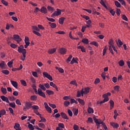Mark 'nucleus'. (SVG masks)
I'll return each mask as SVG.
<instances>
[{"label":"nucleus","instance_id":"obj_1","mask_svg":"<svg viewBox=\"0 0 130 130\" xmlns=\"http://www.w3.org/2000/svg\"><path fill=\"white\" fill-rule=\"evenodd\" d=\"M39 88L44 91H46V89H49L50 88V86L49 85V83H45L44 84H39Z\"/></svg>","mask_w":130,"mask_h":130},{"label":"nucleus","instance_id":"obj_2","mask_svg":"<svg viewBox=\"0 0 130 130\" xmlns=\"http://www.w3.org/2000/svg\"><path fill=\"white\" fill-rule=\"evenodd\" d=\"M61 14V10L57 8L56 11H55L53 14H52L51 17L53 18L54 17H56V16H59Z\"/></svg>","mask_w":130,"mask_h":130},{"label":"nucleus","instance_id":"obj_3","mask_svg":"<svg viewBox=\"0 0 130 130\" xmlns=\"http://www.w3.org/2000/svg\"><path fill=\"white\" fill-rule=\"evenodd\" d=\"M17 50L18 52H19V53H27L26 49H24V46L23 45H20V46H19Z\"/></svg>","mask_w":130,"mask_h":130},{"label":"nucleus","instance_id":"obj_4","mask_svg":"<svg viewBox=\"0 0 130 130\" xmlns=\"http://www.w3.org/2000/svg\"><path fill=\"white\" fill-rule=\"evenodd\" d=\"M15 41H17V43H20L22 41V39L20 38V36L18 35H13V38H11Z\"/></svg>","mask_w":130,"mask_h":130},{"label":"nucleus","instance_id":"obj_5","mask_svg":"<svg viewBox=\"0 0 130 130\" xmlns=\"http://www.w3.org/2000/svg\"><path fill=\"white\" fill-rule=\"evenodd\" d=\"M43 75L45 78H47V79H48L50 81H53V79L52 78V77L49 75L47 72H43Z\"/></svg>","mask_w":130,"mask_h":130},{"label":"nucleus","instance_id":"obj_6","mask_svg":"<svg viewBox=\"0 0 130 130\" xmlns=\"http://www.w3.org/2000/svg\"><path fill=\"white\" fill-rule=\"evenodd\" d=\"M38 95H39V96H41V97H43V98H46V95H45V93L42 91L41 89H38Z\"/></svg>","mask_w":130,"mask_h":130},{"label":"nucleus","instance_id":"obj_7","mask_svg":"<svg viewBox=\"0 0 130 130\" xmlns=\"http://www.w3.org/2000/svg\"><path fill=\"white\" fill-rule=\"evenodd\" d=\"M32 106V104L28 102L26 103L25 106L23 107V111H26L27 109H30V107Z\"/></svg>","mask_w":130,"mask_h":130},{"label":"nucleus","instance_id":"obj_8","mask_svg":"<svg viewBox=\"0 0 130 130\" xmlns=\"http://www.w3.org/2000/svg\"><path fill=\"white\" fill-rule=\"evenodd\" d=\"M44 104L45 105V108H46L47 111H48V112H49V113H51V112H52L51 108L49 107V106H48V105L46 103H44Z\"/></svg>","mask_w":130,"mask_h":130},{"label":"nucleus","instance_id":"obj_9","mask_svg":"<svg viewBox=\"0 0 130 130\" xmlns=\"http://www.w3.org/2000/svg\"><path fill=\"white\" fill-rule=\"evenodd\" d=\"M1 99L3 101H5L6 103H10V101H9V99L7 96H5V95H2L1 96Z\"/></svg>","mask_w":130,"mask_h":130},{"label":"nucleus","instance_id":"obj_10","mask_svg":"<svg viewBox=\"0 0 130 130\" xmlns=\"http://www.w3.org/2000/svg\"><path fill=\"white\" fill-rule=\"evenodd\" d=\"M59 52L60 53V54H66V53L67 52V49L64 48H61L59 50Z\"/></svg>","mask_w":130,"mask_h":130},{"label":"nucleus","instance_id":"obj_11","mask_svg":"<svg viewBox=\"0 0 130 130\" xmlns=\"http://www.w3.org/2000/svg\"><path fill=\"white\" fill-rule=\"evenodd\" d=\"M40 12L43 13V14H47V9L45 7H42L40 10Z\"/></svg>","mask_w":130,"mask_h":130},{"label":"nucleus","instance_id":"obj_12","mask_svg":"<svg viewBox=\"0 0 130 130\" xmlns=\"http://www.w3.org/2000/svg\"><path fill=\"white\" fill-rule=\"evenodd\" d=\"M78 58H75V57H73L72 58V61L70 62V63L71 64H74V63H78Z\"/></svg>","mask_w":130,"mask_h":130},{"label":"nucleus","instance_id":"obj_13","mask_svg":"<svg viewBox=\"0 0 130 130\" xmlns=\"http://www.w3.org/2000/svg\"><path fill=\"white\" fill-rule=\"evenodd\" d=\"M110 124L112 126H113L114 128H117L119 126V125H118V124L112 122L110 123Z\"/></svg>","mask_w":130,"mask_h":130},{"label":"nucleus","instance_id":"obj_14","mask_svg":"<svg viewBox=\"0 0 130 130\" xmlns=\"http://www.w3.org/2000/svg\"><path fill=\"white\" fill-rule=\"evenodd\" d=\"M60 115L62 118H64V119H69V117H68V115H67V114L63 112H61Z\"/></svg>","mask_w":130,"mask_h":130},{"label":"nucleus","instance_id":"obj_15","mask_svg":"<svg viewBox=\"0 0 130 130\" xmlns=\"http://www.w3.org/2000/svg\"><path fill=\"white\" fill-rule=\"evenodd\" d=\"M55 51H56V49L53 48V49H49L48 51V53H49V54H53V53H54Z\"/></svg>","mask_w":130,"mask_h":130},{"label":"nucleus","instance_id":"obj_16","mask_svg":"<svg viewBox=\"0 0 130 130\" xmlns=\"http://www.w3.org/2000/svg\"><path fill=\"white\" fill-rule=\"evenodd\" d=\"M11 83L13 87H14L16 89L18 88V83H17V82L11 80Z\"/></svg>","mask_w":130,"mask_h":130},{"label":"nucleus","instance_id":"obj_17","mask_svg":"<svg viewBox=\"0 0 130 130\" xmlns=\"http://www.w3.org/2000/svg\"><path fill=\"white\" fill-rule=\"evenodd\" d=\"M76 100H77V101H78V102H79V103H80V104H81L83 106L85 105V102H84V100H83L81 99H76Z\"/></svg>","mask_w":130,"mask_h":130},{"label":"nucleus","instance_id":"obj_18","mask_svg":"<svg viewBox=\"0 0 130 130\" xmlns=\"http://www.w3.org/2000/svg\"><path fill=\"white\" fill-rule=\"evenodd\" d=\"M77 48L78 49H81L82 52H86V49L85 47H84V46H79L77 47Z\"/></svg>","mask_w":130,"mask_h":130},{"label":"nucleus","instance_id":"obj_19","mask_svg":"<svg viewBox=\"0 0 130 130\" xmlns=\"http://www.w3.org/2000/svg\"><path fill=\"white\" fill-rule=\"evenodd\" d=\"M64 17H61L59 19V24L60 25H62L63 24V22H64Z\"/></svg>","mask_w":130,"mask_h":130},{"label":"nucleus","instance_id":"obj_20","mask_svg":"<svg viewBox=\"0 0 130 130\" xmlns=\"http://www.w3.org/2000/svg\"><path fill=\"white\" fill-rule=\"evenodd\" d=\"M123 44V43L121 42L120 39L118 40V42H117V45L118 46V47H121V45Z\"/></svg>","mask_w":130,"mask_h":130},{"label":"nucleus","instance_id":"obj_21","mask_svg":"<svg viewBox=\"0 0 130 130\" xmlns=\"http://www.w3.org/2000/svg\"><path fill=\"white\" fill-rule=\"evenodd\" d=\"M87 112H88V113H94V110L93 109V108L88 107V108L87 109Z\"/></svg>","mask_w":130,"mask_h":130},{"label":"nucleus","instance_id":"obj_22","mask_svg":"<svg viewBox=\"0 0 130 130\" xmlns=\"http://www.w3.org/2000/svg\"><path fill=\"white\" fill-rule=\"evenodd\" d=\"M49 24L50 25V27L52 29L56 28V24H55V23L49 22Z\"/></svg>","mask_w":130,"mask_h":130},{"label":"nucleus","instance_id":"obj_23","mask_svg":"<svg viewBox=\"0 0 130 130\" xmlns=\"http://www.w3.org/2000/svg\"><path fill=\"white\" fill-rule=\"evenodd\" d=\"M8 103L10 107H12V108H15L16 107V103H15V102L10 103L9 102Z\"/></svg>","mask_w":130,"mask_h":130},{"label":"nucleus","instance_id":"obj_24","mask_svg":"<svg viewBox=\"0 0 130 130\" xmlns=\"http://www.w3.org/2000/svg\"><path fill=\"white\" fill-rule=\"evenodd\" d=\"M1 91L4 94V95H6L7 94V88H4V87H1Z\"/></svg>","mask_w":130,"mask_h":130},{"label":"nucleus","instance_id":"obj_25","mask_svg":"<svg viewBox=\"0 0 130 130\" xmlns=\"http://www.w3.org/2000/svg\"><path fill=\"white\" fill-rule=\"evenodd\" d=\"M46 92L48 94V95H53V94H54V92H53V91L52 90H47Z\"/></svg>","mask_w":130,"mask_h":130},{"label":"nucleus","instance_id":"obj_26","mask_svg":"<svg viewBox=\"0 0 130 130\" xmlns=\"http://www.w3.org/2000/svg\"><path fill=\"white\" fill-rule=\"evenodd\" d=\"M73 112L74 115H78V113H79V110L78 109H73Z\"/></svg>","mask_w":130,"mask_h":130},{"label":"nucleus","instance_id":"obj_27","mask_svg":"<svg viewBox=\"0 0 130 130\" xmlns=\"http://www.w3.org/2000/svg\"><path fill=\"white\" fill-rule=\"evenodd\" d=\"M114 3L117 8H120L121 7V4L118 1H115Z\"/></svg>","mask_w":130,"mask_h":130},{"label":"nucleus","instance_id":"obj_28","mask_svg":"<svg viewBox=\"0 0 130 130\" xmlns=\"http://www.w3.org/2000/svg\"><path fill=\"white\" fill-rule=\"evenodd\" d=\"M110 109H112L113 107H114V102L112 100L110 101Z\"/></svg>","mask_w":130,"mask_h":130},{"label":"nucleus","instance_id":"obj_29","mask_svg":"<svg viewBox=\"0 0 130 130\" xmlns=\"http://www.w3.org/2000/svg\"><path fill=\"white\" fill-rule=\"evenodd\" d=\"M20 83L21 85H22V86H24V87H26V86H27V83L24 80H21Z\"/></svg>","mask_w":130,"mask_h":130},{"label":"nucleus","instance_id":"obj_30","mask_svg":"<svg viewBox=\"0 0 130 130\" xmlns=\"http://www.w3.org/2000/svg\"><path fill=\"white\" fill-rule=\"evenodd\" d=\"M40 118H41V120L39 121V122H46V118L42 117L41 115L40 116Z\"/></svg>","mask_w":130,"mask_h":130},{"label":"nucleus","instance_id":"obj_31","mask_svg":"<svg viewBox=\"0 0 130 130\" xmlns=\"http://www.w3.org/2000/svg\"><path fill=\"white\" fill-rule=\"evenodd\" d=\"M119 63V66H120V67H123L124 66V61H123V60H121L118 62Z\"/></svg>","mask_w":130,"mask_h":130},{"label":"nucleus","instance_id":"obj_32","mask_svg":"<svg viewBox=\"0 0 130 130\" xmlns=\"http://www.w3.org/2000/svg\"><path fill=\"white\" fill-rule=\"evenodd\" d=\"M109 99L108 98H104L103 101L100 102V104H103V103H105V102H107V101H109Z\"/></svg>","mask_w":130,"mask_h":130},{"label":"nucleus","instance_id":"obj_33","mask_svg":"<svg viewBox=\"0 0 130 130\" xmlns=\"http://www.w3.org/2000/svg\"><path fill=\"white\" fill-rule=\"evenodd\" d=\"M82 42H83V43H84L85 44H88L89 43V40L87 39H83V40H82Z\"/></svg>","mask_w":130,"mask_h":130},{"label":"nucleus","instance_id":"obj_34","mask_svg":"<svg viewBox=\"0 0 130 130\" xmlns=\"http://www.w3.org/2000/svg\"><path fill=\"white\" fill-rule=\"evenodd\" d=\"M28 127L30 130H34V127H33V125L32 124H30V123L28 122Z\"/></svg>","mask_w":130,"mask_h":130},{"label":"nucleus","instance_id":"obj_35","mask_svg":"<svg viewBox=\"0 0 130 130\" xmlns=\"http://www.w3.org/2000/svg\"><path fill=\"white\" fill-rule=\"evenodd\" d=\"M37 100V95H31L30 96V100H32V101H35Z\"/></svg>","mask_w":130,"mask_h":130},{"label":"nucleus","instance_id":"obj_36","mask_svg":"<svg viewBox=\"0 0 130 130\" xmlns=\"http://www.w3.org/2000/svg\"><path fill=\"white\" fill-rule=\"evenodd\" d=\"M117 116H118V113H117V110H115V111H114V119H116Z\"/></svg>","mask_w":130,"mask_h":130},{"label":"nucleus","instance_id":"obj_37","mask_svg":"<svg viewBox=\"0 0 130 130\" xmlns=\"http://www.w3.org/2000/svg\"><path fill=\"white\" fill-rule=\"evenodd\" d=\"M100 4H102V6H103V7L105 8V9H108L107 6H106V5H105V3H104V1H103V0H101Z\"/></svg>","mask_w":130,"mask_h":130},{"label":"nucleus","instance_id":"obj_38","mask_svg":"<svg viewBox=\"0 0 130 130\" xmlns=\"http://www.w3.org/2000/svg\"><path fill=\"white\" fill-rule=\"evenodd\" d=\"M90 92V88L89 87H86L84 88L85 94H88Z\"/></svg>","mask_w":130,"mask_h":130},{"label":"nucleus","instance_id":"obj_39","mask_svg":"<svg viewBox=\"0 0 130 130\" xmlns=\"http://www.w3.org/2000/svg\"><path fill=\"white\" fill-rule=\"evenodd\" d=\"M113 40L112 39H110L109 41V46L112 47L113 46Z\"/></svg>","mask_w":130,"mask_h":130},{"label":"nucleus","instance_id":"obj_40","mask_svg":"<svg viewBox=\"0 0 130 130\" xmlns=\"http://www.w3.org/2000/svg\"><path fill=\"white\" fill-rule=\"evenodd\" d=\"M90 44H91L92 45H94V46H96V47H98L99 44H98V43L95 42V41H93V42H91L90 43Z\"/></svg>","mask_w":130,"mask_h":130},{"label":"nucleus","instance_id":"obj_41","mask_svg":"<svg viewBox=\"0 0 130 130\" xmlns=\"http://www.w3.org/2000/svg\"><path fill=\"white\" fill-rule=\"evenodd\" d=\"M58 127H61V128H64V124L62 123H59L58 124Z\"/></svg>","mask_w":130,"mask_h":130},{"label":"nucleus","instance_id":"obj_42","mask_svg":"<svg viewBox=\"0 0 130 130\" xmlns=\"http://www.w3.org/2000/svg\"><path fill=\"white\" fill-rule=\"evenodd\" d=\"M32 28L33 29V30H35V31H40V29L39 28H38L37 26H32Z\"/></svg>","mask_w":130,"mask_h":130},{"label":"nucleus","instance_id":"obj_43","mask_svg":"<svg viewBox=\"0 0 130 130\" xmlns=\"http://www.w3.org/2000/svg\"><path fill=\"white\" fill-rule=\"evenodd\" d=\"M3 74H5V75H9L10 74V71L8 70H5L2 71Z\"/></svg>","mask_w":130,"mask_h":130},{"label":"nucleus","instance_id":"obj_44","mask_svg":"<svg viewBox=\"0 0 130 130\" xmlns=\"http://www.w3.org/2000/svg\"><path fill=\"white\" fill-rule=\"evenodd\" d=\"M72 57H73V55H70L69 56V57L67 58V59L66 60L67 62H68V63L70 62V61H71V60L72 59Z\"/></svg>","mask_w":130,"mask_h":130},{"label":"nucleus","instance_id":"obj_45","mask_svg":"<svg viewBox=\"0 0 130 130\" xmlns=\"http://www.w3.org/2000/svg\"><path fill=\"white\" fill-rule=\"evenodd\" d=\"M26 53H25V52L23 53V54H22L23 56L21 57V59L23 61H24V60H25V58L26 57Z\"/></svg>","mask_w":130,"mask_h":130},{"label":"nucleus","instance_id":"obj_46","mask_svg":"<svg viewBox=\"0 0 130 130\" xmlns=\"http://www.w3.org/2000/svg\"><path fill=\"white\" fill-rule=\"evenodd\" d=\"M13 60L8 62L7 65L9 68H12V66L13 65Z\"/></svg>","mask_w":130,"mask_h":130},{"label":"nucleus","instance_id":"obj_47","mask_svg":"<svg viewBox=\"0 0 130 130\" xmlns=\"http://www.w3.org/2000/svg\"><path fill=\"white\" fill-rule=\"evenodd\" d=\"M32 32L34 34H36V35H37V36H41V34L38 31H37L36 30H33Z\"/></svg>","mask_w":130,"mask_h":130},{"label":"nucleus","instance_id":"obj_48","mask_svg":"<svg viewBox=\"0 0 130 130\" xmlns=\"http://www.w3.org/2000/svg\"><path fill=\"white\" fill-rule=\"evenodd\" d=\"M47 9L50 11H51V12H53V11H54V8L51 7V6H49L47 7Z\"/></svg>","mask_w":130,"mask_h":130},{"label":"nucleus","instance_id":"obj_49","mask_svg":"<svg viewBox=\"0 0 130 130\" xmlns=\"http://www.w3.org/2000/svg\"><path fill=\"white\" fill-rule=\"evenodd\" d=\"M64 106H66V107H68V106H69V105H70V102H69V101H66L64 102Z\"/></svg>","mask_w":130,"mask_h":130},{"label":"nucleus","instance_id":"obj_50","mask_svg":"<svg viewBox=\"0 0 130 130\" xmlns=\"http://www.w3.org/2000/svg\"><path fill=\"white\" fill-rule=\"evenodd\" d=\"M0 67L2 69H4V68H5V61H2V62L0 63Z\"/></svg>","mask_w":130,"mask_h":130},{"label":"nucleus","instance_id":"obj_51","mask_svg":"<svg viewBox=\"0 0 130 130\" xmlns=\"http://www.w3.org/2000/svg\"><path fill=\"white\" fill-rule=\"evenodd\" d=\"M68 113L69 116H70V117H72V116H73V112H72V111H71V110L68 109Z\"/></svg>","mask_w":130,"mask_h":130},{"label":"nucleus","instance_id":"obj_52","mask_svg":"<svg viewBox=\"0 0 130 130\" xmlns=\"http://www.w3.org/2000/svg\"><path fill=\"white\" fill-rule=\"evenodd\" d=\"M24 42L25 43H30V42H29V38H28V37H25Z\"/></svg>","mask_w":130,"mask_h":130},{"label":"nucleus","instance_id":"obj_53","mask_svg":"<svg viewBox=\"0 0 130 130\" xmlns=\"http://www.w3.org/2000/svg\"><path fill=\"white\" fill-rule=\"evenodd\" d=\"M122 19H123V20H124V21H128L127 17H126V16H125V15H122Z\"/></svg>","mask_w":130,"mask_h":130},{"label":"nucleus","instance_id":"obj_54","mask_svg":"<svg viewBox=\"0 0 130 130\" xmlns=\"http://www.w3.org/2000/svg\"><path fill=\"white\" fill-rule=\"evenodd\" d=\"M106 50H107V47L105 46V48L104 49L103 51V56L105 55V54L106 53Z\"/></svg>","mask_w":130,"mask_h":130},{"label":"nucleus","instance_id":"obj_55","mask_svg":"<svg viewBox=\"0 0 130 130\" xmlns=\"http://www.w3.org/2000/svg\"><path fill=\"white\" fill-rule=\"evenodd\" d=\"M8 98L11 101H14L16 100V98L14 96H9Z\"/></svg>","mask_w":130,"mask_h":130},{"label":"nucleus","instance_id":"obj_56","mask_svg":"<svg viewBox=\"0 0 130 130\" xmlns=\"http://www.w3.org/2000/svg\"><path fill=\"white\" fill-rule=\"evenodd\" d=\"M32 109H36V110H37V109H39V107L37 105H34L31 106Z\"/></svg>","mask_w":130,"mask_h":130},{"label":"nucleus","instance_id":"obj_57","mask_svg":"<svg viewBox=\"0 0 130 130\" xmlns=\"http://www.w3.org/2000/svg\"><path fill=\"white\" fill-rule=\"evenodd\" d=\"M49 106H50V107H52V108H53V109H55V108L56 107V106L55 104L49 103Z\"/></svg>","mask_w":130,"mask_h":130},{"label":"nucleus","instance_id":"obj_58","mask_svg":"<svg viewBox=\"0 0 130 130\" xmlns=\"http://www.w3.org/2000/svg\"><path fill=\"white\" fill-rule=\"evenodd\" d=\"M39 126H40V127H42L43 128H44V127H45V125L43 124V123H39Z\"/></svg>","mask_w":130,"mask_h":130},{"label":"nucleus","instance_id":"obj_59","mask_svg":"<svg viewBox=\"0 0 130 130\" xmlns=\"http://www.w3.org/2000/svg\"><path fill=\"white\" fill-rule=\"evenodd\" d=\"M100 83V79L99 78L95 79L94 83V84H99Z\"/></svg>","mask_w":130,"mask_h":130},{"label":"nucleus","instance_id":"obj_60","mask_svg":"<svg viewBox=\"0 0 130 130\" xmlns=\"http://www.w3.org/2000/svg\"><path fill=\"white\" fill-rule=\"evenodd\" d=\"M102 125H103L105 130L107 129V126H106V124H105V123L103 122V123H102Z\"/></svg>","mask_w":130,"mask_h":130},{"label":"nucleus","instance_id":"obj_61","mask_svg":"<svg viewBox=\"0 0 130 130\" xmlns=\"http://www.w3.org/2000/svg\"><path fill=\"white\" fill-rule=\"evenodd\" d=\"M1 3L5 6H8V2L5 0H2Z\"/></svg>","mask_w":130,"mask_h":130},{"label":"nucleus","instance_id":"obj_62","mask_svg":"<svg viewBox=\"0 0 130 130\" xmlns=\"http://www.w3.org/2000/svg\"><path fill=\"white\" fill-rule=\"evenodd\" d=\"M73 128L74 130H79V126L76 124H74L73 126Z\"/></svg>","mask_w":130,"mask_h":130},{"label":"nucleus","instance_id":"obj_63","mask_svg":"<svg viewBox=\"0 0 130 130\" xmlns=\"http://www.w3.org/2000/svg\"><path fill=\"white\" fill-rule=\"evenodd\" d=\"M0 113L2 115H5L6 113V110H2L0 111Z\"/></svg>","mask_w":130,"mask_h":130},{"label":"nucleus","instance_id":"obj_64","mask_svg":"<svg viewBox=\"0 0 130 130\" xmlns=\"http://www.w3.org/2000/svg\"><path fill=\"white\" fill-rule=\"evenodd\" d=\"M10 46H11V47H12V48L15 49V48H16L18 46V45H17L15 44H11L10 45Z\"/></svg>","mask_w":130,"mask_h":130}]
</instances>
